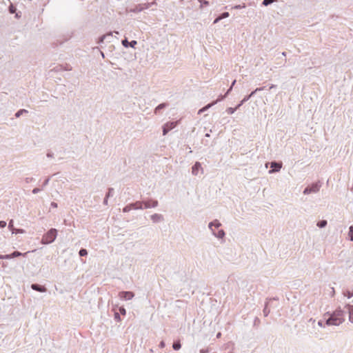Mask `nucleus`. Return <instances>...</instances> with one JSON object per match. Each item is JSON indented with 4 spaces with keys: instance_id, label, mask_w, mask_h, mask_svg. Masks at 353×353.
I'll use <instances>...</instances> for the list:
<instances>
[{
    "instance_id": "nucleus-1",
    "label": "nucleus",
    "mask_w": 353,
    "mask_h": 353,
    "mask_svg": "<svg viewBox=\"0 0 353 353\" xmlns=\"http://www.w3.org/2000/svg\"><path fill=\"white\" fill-rule=\"evenodd\" d=\"M57 230L55 228H51L42 236L41 243L43 245H48L54 241L57 236Z\"/></svg>"
},
{
    "instance_id": "nucleus-2",
    "label": "nucleus",
    "mask_w": 353,
    "mask_h": 353,
    "mask_svg": "<svg viewBox=\"0 0 353 353\" xmlns=\"http://www.w3.org/2000/svg\"><path fill=\"white\" fill-rule=\"evenodd\" d=\"M321 187V183L320 181L313 183L305 188V190H303V194H309L312 193H316L319 191Z\"/></svg>"
},
{
    "instance_id": "nucleus-3",
    "label": "nucleus",
    "mask_w": 353,
    "mask_h": 353,
    "mask_svg": "<svg viewBox=\"0 0 353 353\" xmlns=\"http://www.w3.org/2000/svg\"><path fill=\"white\" fill-rule=\"evenodd\" d=\"M325 315L329 316L325 323L327 325H339L343 323L340 319L336 318V316H334V314H329V312H327L325 316Z\"/></svg>"
},
{
    "instance_id": "nucleus-4",
    "label": "nucleus",
    "mask_w": 353,
    "mask_h": 353,
    "mask_svg": "<svg viewBox=\"0 0 353 353\" xmlns=\"http://www.w3.org/2000/svg\"><path fill=\"white\" fill-rule=\"evenodd\" d=\"M177 123L175 121L167 122L163 127V134L166 135L171 130L176 126Z\"/></svg>"
},
{
    "instance_id": "nucleus-5",
    "label": "nucleus",
    "mask_w": 353,
    "mask_h": 353,
    "mask_svg": "<svg viewBox=\"0 0 353 353\" xmlns=\"http://www.w3.org/2000/svg\"><path fill=\"white\" fill-rule=\"evenodd\" d=\"M143 201V209L156 208L159 205V202L157 200H154L152 199H150L147 201Z\"/></svg>"
},
{
    "instance_id": "nucleus-6",
    "label": "nucleus",
    "mask_w": 353,
    "mask_h": 353,
    "mask_svg": "<svg viewBox=\"0 0 353 353\" xmlns=\"http://www.w3.org/2000/svg\"><path fill=\"white\" fill-rule=\"evenodd\" d=\"M134 296V294L130 291H122L119 292V297L121 299L129 301Z\"/></svg>"
},
{
    "instance_id": "nucleus-7",
    "label": "nucleus",
    "mask_w": 353,
    "mask_h": 353,
    "mask_svg": "<svg viewBox=\"0 0 353 353\" xmlns=\"http://www.w3.org/2000/svg\"><path fill=\"white\" fill-rule=\"evenodd\" d=\"M26 253L25 254H23L19 251H14L12 253L10 254H6V255H1L0 254V259H13V258H15V257H18V256H22L23 254H26Z\"/></svg>"
},
{
    "instance_id": "nucleus-8",
    "label": "nucleus",
    "mask_w": 353,
    "mask_h": 353,
    "mask_svg": "<svg viewBox=\"0 0 353 353\" xmlns=\"http://www.w3.org/2000/svg\"><path fill=\"white\" fill-rule=\"evenodd\" d=\"M8 229L12 232V234H23L25 230L23 229H16L14 228V221L11 219L8 223Z\"/></svg>"
},
{
    "instance_id": "nucleus-9",
    "label": "nucleus",
    "mask_w": 353,
    "mask_h": 353,
    "mask_svg": "<svg viewBox=\"0 0 353 353\" xmlns=\"http://www.w3.org/2000/svg\"><path fill=\"white\" fill-rule=\"evenodd\" d=\"M281 167H282L281 163L272 161L270 163V168H272V170H269V173L271 174V173H273L275 172H279L281 170Z\"/></svg>"
},
{
    "instance_id": "nucleus-10",
    "label": "nucleus",
    "mask_w": 353,
    "mask_h": 353,
    "mask_svg": "<svg viewBox=\"0 0 353 353\" xmlns=\"http://www.w3.org/2000/svg\"><path fill=\"white\" fill-rule=\"evenodd\" d=\"M121 43L125 48L130 47V48H134L135 46L137 44V41L135 40H132L131 41H128L127 38H125L124 39L122 40Z\"/></svg>"
},
{
    "instance_id": "nucleus-11",
    "label": "nucleus",
    "mask_w": 353,
    "mask_h": 353,
    "mask_svg": "<svg viewBox=\"0 0 353 353\" xmlns=\"http://www.w3.org/2000/svg\"><path fill=\"white\" fill-rule=\"evenodd\" d=\"M151 220L153 223H159L164 220L163 216L161 214L155 213L150 216Z\"/></svg>"
},
{
    "instance_id": "nucleus-12",
    "label": "nucleus",
    "mask_w": 353,
    "mask_h": 353,
    "mask_svg": "<svg viewBox=\"0 0 353 353\" xmlns=\"http://www.w3.org/2000/svg\"><path fill=\"white\" fill-rule=\"evenodd\" d=\"M332 314H334V316H336V318L340 319L342 321V322H343L345 321V319H344L345 312L343 310H342L341 309H340V308L337 309L335 311H334Z\"/></svg>"
},
{
    "instance_id": "nucleus-13",
    "label": "nucleus",
    "mask_w": 353,
    "mask_h": 353,
    "mask_svg": "<svg viewBox=\"0 0 353 353\" xmlns=\"http://www.w3.org/2000/svg\"><path fill=\"white\" fill-rule=\"evenodd\" d=\"M31 288L39 292H45L47 290L45 286L41 285L37 283L32 284Z\"/></svg>"
},
{
    "instance_id": "nucleus-14",
    "label": "nucleus",
    "mask_w": 353,
    "mask_h": 353,
    "mask_svg": "<svg viewBox=\"0 0 353 353\" xmlns=\"http://www.w3.org/2000/svg\"><path fill=\"white\" fill-rule=\"evenodd\" d=\"M201 165L199 162H196L192 168V174L194 176L198 174L199 170H201Z\"/></svg>"
},
{
    "instance_id": "nucleus-15",
    "label": "nucleus",
    "mask_w": 353,
    "mask_h": 353,
    "mask_svg": "<svg viewBox=\"0 0 353 353\" xmlns=\"http://www.w3.org/2000/svg\"><path fill=\"white\" fill-rule=\"evenodd\" d=\"M277 299H276V298H273V299H268V301L265 303V307H264L263 310V313L264 316H265V317L268 316V314L270 312V310L268 308L269 301H272V300H277Z\"/></svg>"
},
{
    "instance_id": "nucleus-16",
    "label": "nucleus",
    "mask_w": 353,
    "mask_h": 353,
    "mask_svg": "<svg viewBox=\"0 0 353 353\" xmlns=\"http://www.w3.org/2000/svg\"><path fill=\"white\" fill-rule=\"evenodd\" d=\"M132 207L133 210H143V201H138L134 203H132Z\"/></svg>"
},
{
    "instance_id": "nucleus-17",
    "label": "nucleus",
    "mask_w": 353,
    "mask_h": 353,
    "mask_svg": "<svg viewBox=\"0 0 353 353\" xmlns=\"http://www.w3.org/2000/svg\"><path fill=\"white\" fill-rule=\"evenodd\" d=\"M213 226H214L216 228H219V227L221 226V223L217 219H215L213 221L209 223L208 224V228L211 231L214 230L212 228Z\"/></svg>"
},
{
    "instance_id": "nucleus-18",
    "label": "nucleus",
    "mask_w": 353,
    "mask_h": 353,
    "mask_svg": "<svg viewBox=\"0 0 353 353\" xmlns=\"http://www.w3.org/2000/svg\"><path fill=\"white\" fill-rule=\"evenodd\" d=\"M169 104L168 103H162L158 105L154 109V113L158 114L161 110H163L167 107H168Z\"/></svg>"
},
{
    "instance_id": "nucleus-19",
    "label": "nucleus",
    "mask_w": 353,
    "mask_h": 353,
    "mask_svg": "<svg viewBox=\"0 0 353 353\" xmlns=\"http://www.w3.org/2000/svg\"><path fill=\"white\" fill-rule=\"evenodd\" d=\"M212 233L218 239H223L225 235L223 230H219L217 232H216L214 230H212Z\"/></svg>"
},
{
    "instance_id": "nucleus-20",
    "label": "nucleus",
    "mask_w": 353,
    "mask_h": 353,
    "mask_svg": "<svg viewBox=\"0 0 353 353\" xmlns=\"http://www.w3.org/2000/svg\"><path fill=\"white\" fill-rule=\"evenodd\" d=\"M216 103V101H213L210 103H208V105H206L205 106H204L203 108H201L199 112H198V114H201V113L204 112L205 111H206L207 110H208L210 108L212 107L213 105H214Z\"/></svg>"
},
{
    "instance_id": "nucleus-21",
    "label": "nucleus",
    "mask_w": 353,
    "mask_h": 353,
    "mask_svg": "<svg viewBox=\"0 0 353 353\" xmlns=\"http://www.w3.org/2000/svg\"><path fill=\"white\" fill-rule=\"evenodd\" d=\"M346 307L349 313L350 321L353 323V305L348 304Z\"/></svg>"
},
{
    "instance_id": "nucleus-22",
    "label": "nucleus",
    "mask_w": 353,
    "mask_h": 353,
    "mask_svg": "<svg viewBox=\"0 0 353 353\" xmlns=\"http://www.w3.org/2000/svg\"><path fill=\"white\" fill-rule=\"evenodd\" d=\"M55 70L57 71H59L61 70H67V71H70L72 70V67L70 66L69 65L66 64L65 66H63V65H58L55 68Z\"/></svg>"
},
{
    "instance_id": "nucleus-23",
    "label": "nucleus",
    "mask_w": 353,
    "mask_h": 353,
    "mask_svg": "<svg viewBox=\"0 0 353 353\" xmlns=\"http://www.w3.org/2000/svg\"><path fill=\"white\" fill-rule=\"evenodd\" d=\"M112 37V32H110L108 34H104V35H102L101 37H100L99 38V40H98V43H101L104 41L105 39H106L108 37Z\"/></svg>"
},
{
    "instance_id": "nucleus-24",
    "label": "nucleus",
    "mask_w": 353,
    "mask_h": 353,
    "mask_svg": "<svg viewBox=\"0 0 353 353\" xmlns=\"http://www.w3.org/2000/svg\"><path fill=\"white\" fill-rule=\"evenodd\" d=\"M172 347L174 350H179L181 347V345L179 341H174L172 345Z\"/></svg>"
},
{
    "instance_id": "nucleus-25",
    "label": "nucleus",
    "mask_w": 353,
    "mask_h": 353,
    "mask_svg": "<svg viewBox=\"0 0 353 353\" xmlns=\"http://www.w3.org/2000/svg\"><path fill=\"white\" fill-rule=\"evenodd\" d=\"M327 221L326 220H321V221H319L318 223H317V226L320 228H325L326 225H327Z\"/></svg>"
},
{
    "instance_id": "nucleus-26",
    "label": "nucleus",
    "mask_w": 353,
    "mask_h": 353,
    "mask_svg": "<svg viewBox=\"0 0 353 353\" xmlns=\"http://www.w3.org/2000/svg\"><path fill=\"white\" fill-rule=\"evenodd\" d=\"M278 0H263L262 1V5L264 6H268L274 2H276Z\"/></svg>"
},
{
    "instance_id": "nucleus-27",
    "label": "nucleus",
    "mask_w": 353,
    "mask_h": 353,
    "mask_svg": "<svg viewBox=\"0 0 353 353\" xmlns=\"http://www.w3.org/2000/svg\"><path fill=\"white\" fill-rule=\"evenodd\" d=\"M28 110H25V109H21L19 110H18L16 113H15V117L16 118H19L21 115H22L23 113H28Z\"/></svg>"
},
{
    "instance_id": "nucleus-28",
    "label": "nucleus",
    "mask_w": 353,
    "mask_h": 353,
    "mask_svg": "<svg viewBox=\"0 0 353 353\" xmlns=\"http://www.w3.org/2000/svg\"><path fill=\"white\" fill-rule=\"evenodd\" d=\"M238 109H239V108H236V106L235 108H231V107H230V108H228L226 109V112H227L228 114H233V113H234V112H235L236 110H237Z\"/></svg>"
},
{
    "instance_id": "nucleus-29",
    "label": "nucleus",
    "mask_w": 353,
    "mask_h": 353,
    "mask_svg": "<svg viewBox=\"0 0 353 353\" xmlns=\"http://www.w3.org/2000/svg\"><path fill=\"white\" fill-rule=\"evenodd\" d=\"M249 100V97L245 96L240 103L236 105V108H239L243 103Z\"/></svg>"
},
{
    "instance_id": "nucleus-30",
    "label": "nucleus",
    "mask_w": 353,
    "mask_h": 353,
    "mask_svg": "<svg viewBox=\"0 0 353 353\" xmlns=\"http://www.w3.org/2000/svg\"><path fill=\"white\" fill-rule=\"evenodd\" d=\"M113 195H114V189L112 188H109L105 196L107 198H110V197L113 196Z\"/></svg>"
},
{
    "instance_id": "nucleus-31",
    "label": "nucleus",
    "mask_w": 353,
    "mask_h": 353,
    "mask_svg": "<svg viewBox=\"0 0 353 353\" xmlns=\"http://www.w3.org/2000/svg\"><path fill=\"white\" fill-rule=\"evenodd\" d=\"M348 236H349L350 240L353 241V225H351L349 228Z\"/></svg>"
},
{
    "instance_id": "nucleus-32",
    "label": "nucleus",
    "mask_w": 353,
    "mask_h": 353,
    "mask_svg": "<svg viewBox=\"0 0 353 353\" xmlns=\"http://www.w3.org/2000/svg\"><path fill=\"white\" fill-rule=\"evenodd\" d=\"M79 254L80 256H85L88 255V251L85 248H81L79 252Z\"/></svg>"
},
{
    "instance_id": "nucleus-33",
    "label": "nucleus",
    "mask_w": 353,
    "mask_h": 353,
    "mask_svg": "<svg viewBox=\"0 0 353 353\" xmlns=\"http://www.w3.org/2000/svg\"><path fill=\"white\" fill-rule=\"evenodd\" d=\"M131 210H132V204H128L127 205H125L123 209V212H130Z\"/></svg>"
},
{
    "instance_id": "nucleus-34",
    "label": "nucleus",
    "mask_w": 353,
    "mask_h": 353,
    "mask_svg": "<svg viewBox=\"0 0 353 353\" xmlns=\"http://www.w3.org/2000/svg\"><path fill=\"white\" fill-rule=\"evenodd\" d=\"M229 16H230V14L228 12H224L219 15L221 20L223 19L228 18Z\"/></svg>"
},
{
    "instance_id": "nucleus-35",
    "label": "nucleus",
    "mask_w": 353,
    "mask_h": 353,
    "mask_svg": "<svg viewBox=\"0 0 353 353\" xmlns=\"http://www.w3.org/2000/svg\"><path fill=\"white\" fill-rule=\"evenodd\" d=\"M344 295L346 296L348 299H350L351 297L353 296V291H349V290H347L346 292H345L344 293Z\"/></svg>"
},
{
    "instance_id": "nucleus-36",
    "label": "nucleus",
    "mask_w": 353,
    "mask_h": 353,
    "mask_svg": "<svg viewBox=\"0 0 353 353\" xmlns=\"http://www.w3.org/2000/svg\"><path fill=\"white\" fill-rule=\"evenodd\" d=\"M114 320L117 321V322L120 321H121V317H120V314L119 312H115L114 314Z\"/></svg>"
},
{
    "instance_id": "nucleus-37",
    "label": "nucleus",
    "mask_w": 353,
    "mask_h": 353,
    "mask_svg": "<svg viewBox=\"0 0 353 353\" xmlns=\"http://www.w3.org/2000/svg\"><path fill=\"white\" fill-rule=\"evenodd\" d=\"M198 1L201 3V8H202L204 6H208L209 5V1H208L206 0H198Z\"/></svg>"
},
{
    "instance_id": "nucleus-38",
    "label": "nucleus",
    "mask_w": 353,
    "mask_h": 353,
    "mask_svg": "<svg viewBox=\"0 0 353 353\" xmlns=\"http://www.w3.org/2000/svg\"><path fill=\"white\" fill-rule=\"evenodd\" d=\"M142 10H143V8H141L140 6H137L135 8L132 9L131 12H141Z\"/></svg>"
},
{
    "instance_id": "nucleus-39",
    "label": "nucleus",
    "mask_w": 353,
    "mask_h": 353,
    "mask_svg": "<svg viewBox=\"0 0 353 353\" xmlns=\"http://www.w3.org/2000/svg\"><path fill=\"white\" fill-rule=\"evenodd\" d=\"M245 8V4L243 3L242 5H236L233 7L234 9L239 10L241 8Z\"/></svg>"
},
{
    "instance_id": "nucleus-40",
    "label": "nucleus",
    "mask_w": 353,
    "mask_h": 353,
    "mask_svg": "<svg viewBox=\"0 0 353 353\" xmlns=\"http://www.w3.org/2000/svg\"><path fill=\"white\" fill-rule=\"evenodd\" d=\"M226 97L227 95H225V94L224 95H219L218 99L215 101H216L217 103L219 101H223Z\"/></svg>"
},
{
    "instance_id": "nucleus-41",
    "label": "nucleus",
    "mask_w": 353,
    "mask_h": 353,
    "mask_svg": "<svg viewBox=\"0 0 353 353\" xmlns=\"http://www.w3.org/2000/svg\"><path fill=\"white\" fill-rule=\"evenodd\" d=\"M119 310L120 314H121L122 315H125L126 314V310L123 307H120Z\"/></svg>"
},
{
    "instance_id": "nucleus-42",
    "label": "nucleus",
    "mask_w": 353,
    "mask_h": 353,
    "mask_svg": "<svg viewBox=\"0 0 353 353\" xmlns=\"http://www.w3.org/2000/svg\"><path fill=\"white\" fill-rule=\"evenodd\" d=\"M7 223L5 221H0V228H3L6 226Z\"/></svg>"
},
{
    "instance_id": "nucleus-43",
    "label": "nucleus",
    "mask_w": 353,
    "mask_h": 353,
    "mask_svg": "<svg viewBox=\"0 0 353 353\" xmlns=\"http://www.w3.org/2000/svg\"><path fill=\"white\" fill-rule=\"evenodd\" d=\"M41 189L39 188H35L32 190V193L33 194H37L39 193V192H41Z\"/></svg>"
},
{
    "instance_id": "nucleus-44",
    "label": "nucleus",
    "mask_w": 353,
    "mask_h": 353,
    "mask_svg": "<svg viewBox=\"0 0 353 353\" xmlns=\"http://www.w3.org/2000/svg\"><path fill=\"white\" fill-rule=\"evenodd\" d=\"M16 10V8L14 7H13L12 6H10L9 7V11L10 13H14Z\"/></svg>"
},
{
    "instance_id": "nucleus-45",
    "label": "nucleus",
    "mask_w": 353,
    "mask_h": 353,
    "mask_svg": "<svg viewBox=\"0 0 353 353\" xmlns=\"http://www.w3.org/2000/svg\"><path fill=\"white\" fill-rule=\"evenodd\" d=\"M257 92V91H256V89L252 91L249 95H247V97H249V99L253 97L256 93Z\"/></svg>"
},
{
    "instance_id": "nucleus-46",
    "label": "nucleus",
    "mask_w": 353,
    "mask_h": 353,
    "mask_svg": "<svg viewBox=\"0 0 353 353\" xmlns=\"http://www.w3.org/2000/svg\"><path fill=\"white\" fill-rule=\"evenodd\" d=\"M49 181H50V178L46 179L43 181V186H46V185H47L48 184Z\"/></svg>"
},
{
    "instance_id": "nucleus-47",
    "label": "nucleus",
    "mask_w": 353,
    "mask_h": 353,
    "mask_svg": "<svg viewBox=\"0 0 353 353\" xmlns=\"http://www.w3.org/2000/svg\"><path fill=\"white\" fill-rule=\"evenodd\" d=\"M221 18L219 16H218L214 21L213 23L215 24V23H217L218 22H219L221 21Z\"/></svg>"
},
{
    "instance_id": "nucleus-48",
    "label": "nucleus",
    "mask_w": 353,
    "mask_h": 353,
    "mask_svg": "<svg viewBox=\"0 0 353 353\" xmlns=\"http://www.w3.org/2000/svg\"><path fill=\"white\" fill-rule=\"evenodd\" d=\"M165 342L163 341H161L160 343H159V347L160 348H163L165 347Z\"/></svg>"
},
{
    "instance_id": "nucleus-49",
    "label": "nucleus",
    "mask_w": 353,
    "mask_h": 353,
    "mask_svg": "<svg viewBox=\"0 0 353 353\" xmlns=\"http://www.w3.org/2000/svg\"><path fill=\"white\" fill-rule=\"evenodd\" d=\"M53 156H54V154H53L52 152H48L47 153V157H48V158H52V157H53Z\"/></svg>"
},
{
    "instance_id": "nucleus-50",
    "label": "nucleus",
    "mask_w": 353,
    "mask_h": 353,
    "mask_svg": "<svg viewBox=\"0 0 353 353\" xmlns=\"http://www.w3.org/2000/svg\"><path fill=\"white\" fill-rule=\"evenodd\" d=\"M200 352H201V353H208V352H209V351H208V349H201V350H200Z\"/></svg>"
},
{
    "instance_id": "nucleus-51",
    "label": "nucleus",
    "mask_w": 353,
    "mask_h": 353,
    "mask_svg": "<svg viewBox=\"0 0 353 353\" xmlns=\"http://www.w3.org/2000/svg\"><path fill=\"white\" fill-rule=\"evenodd\" d=\"M264 89H265V87H260V88H256V91L260 92V91L263 90Z\"/></svg>"
},
{
    "instance_id": "nucleus-52",
    "label": "nucleus",
    "mask_w": 353,
    "mask_h": 353,
    "mask_svg": "<svg viewBox=\"0 0 353 353\" xmlns=\"http://www.w3.org/2000/svg\"><path fill=\"white\" fill-rule=\"evenodd\" d=\"M233 88H232L231 86L229 88V89L227 90L226 93H225V95H228L229 93L232 91Z\"/></svg>"
},
{
    "instance_id": "nucleus-53",
    "label": "nucleus",
    "mask_w": 353,
    "mask_h": 353,
    "mask_svg": "<svg viewBox=\"0 0 353 353\" xmlns=\"http://www.w3.org/2000/svg\"><path fill=\"white\" fill-rule=\"evenodd\" d=\"M108 198H107L106 196H105L104 198V200H103V204L107 205H108Z\"/></svg>"
},
{
    "instance_id": "nucleus-54",
    "label": "nucleus",
    "mask_w": 353,
    "mask_h": 353,
    "mask_svg": "<svg viewBox=\"0 0 353 353\" xmlns=\"http://www.w3.org/2000/svg\"><path fill=\"white\" fill-rule=\"evenodd\" d=\"M50 205L52 207V208H57V203H55V202H52Z\"/></svg>"
},
{
    "instance_id": "nucleus-55",
    "label": "nucleus",
    "mask_w": 353,
    "mask_h": 353,
    "mask_svg": "<svg viewBox=\"0 0 353 353\" xmlns=\"http://www.w3.org/2000/svg\"><path fill=\"white\" fill-rule=\"evenodd\" d=\"M318 325H319V326H321V327H324V325H325V324L323 323V322L322 321H319V322H318Z\"/></svg>"
},
{
    "instance_id": "nucleus-56",
    "label": "nucleus",
    "mask_w": 353,
    "mask_h": 353,
    "mask_svg": "<svg viewBox=\"0 0 353 353\" xmlns=\"http://www.w3.org/2000/svg\"><path fill=\"white\" fill-rule=\"evenodd\" d=\"M236 80H234V81H232V84H231V85H230L232 88H233V86H234V84L236 83Z\"/></svg>"
},
{
    "instance_id": "nucleus-57",
    "label": "nucleus",
    "mask_w": 353,
    "mask_h": 353,
    "mask_svg": "<svg viewBox=\"0 0 353 353\" xmlns=\"http://www.w3.org/2000/svg\"><path fill=\"white\" fill-rule=\"evenodd\" d=\"M275 87H276V85H275L272 84V85L270 86L269 90H271V89H272V88H275Z\"/></svg>"
},
{
    "instance_id": "nucleus-58",
    "label": "nucleus",
    "mask_w": 353,
    "mask_h": 353,
    "mask_svg": "<svg viewBox=\"0 0 353 353\" xmlns=\"http://www.w3.org/2000/svg\"><path fill=\"white\" fill-rule=\"evenodd\" d=\"M221 334L220 332H219L217 334H216V337L217 338H219L221 336Z\"/></svg>"
},
{
    "instance_id": "nucleus-59",
    "label": "nucleus",
    "mask_w": 353,
    "mask_h": 353,
    "mask_svg": "<svg viewBox=\"0 0 353 353\" xmlns=\"http://www.w3.org/2000/svg\"><path fill=\"white\" fill-rule=\"evenodd\" d=\"M281 54H282L283 56L285 57V56H286V52H283Z\"/></svg>"
},
{
    "instance_id": "nucleus-60",
    "label": "nucleus",
    "mask_w": 353,
    "mask_h": 353,
    "mask_svg": "<svg viewBox=\"0 0 353 353\" xmlns=\"http://www.w3.org/2000/svg\"><path fill=\"white\" fill-rule=\"evenodd\" d=\"M101 54L102 57L104 58L105 56H104V53L103 52H101Z\"/></svg>"
},
{
    "instance_id": "nucleus-61",
    "label": "nucleus",
    "mask_w": 353,
    "mask_h": 353,
    "mask_svg": "<svg viewBox=\"0 0 353 353\" xmlns=\"http://www.w3.org/2000/svg\"><path fill=\"white\" fill-rule=\"evenodd\" d=\"M210 136V134H209V133H206V134H205V137H209Z\"/></svg>"
},
{
    "instance_id": "nucleus-62",
    "label": "nucleus",
    "mask_w": 353,
    "mask_h": 353,
    "mask_svg": "<svg viewBox=\"0 0 353 353\" xmlns=\"http://www.w3.org/2000/svg\"><path fill=\"white\" fill-rule=\"evenodd\" d=\"M26 180H27V182H28V181H30V179L26 178Z\"/></svg>"
},
{
    "instance_id": "nucleus-63",
    "label": "nucleus",
    "mask_w": 353,
    "mask_h": 353,
    "mask_svg": "<svg viewBox=\"0 0 353 353\" xmlns=\"http://www.w3.org/2000/svg\"><path fill=\"white\" fill-rule=\"evenodd\" d=\"M26 180H27V182H28V181H30V179L26 178Z\"/></svg>"
}]
</instances>
